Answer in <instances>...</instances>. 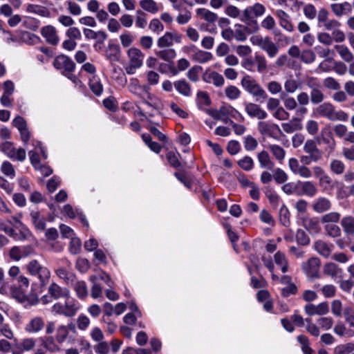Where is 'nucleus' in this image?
<instances>
[{
	"instance_id": "1",
	"label": "nucleus",
	"mask_w": 354,
	"mask_h": 354,
	"mask_svg": "<svg viewBox=\"0 0 354 354\" xmlns=\"http://www.w3.org/2000/svg\"><path fill=\"white\" fill-rule=\"evenodd\" d=\"M315 113L320 116L326 118L331 121H343L345 122L348 118V115L344 111L339 110L336 111L333 104L325 102L318 106Z\"/></svg>"
},
{
	"instance_id": "2",
	"label": "nucleus",
	"mask_w": 354,
	"mask_h": 354,
	"mask_svg": "<svg viewBox=\"0 0 354 354\" xmlns=\"http://www.w3.org/2000/svg\"><path fill=\"white\" fill-rule=\"evenodd\" d=\"M65 299L64 303L57 302L51 308L52 313L55 315H62L65 317H73L80 308L78 302L71 296Z\"/></svg>"
},
{
	"instance_id": "3",
	"label": "nucleus",
	"mask_w": 354,
	"mask_h": 354,
	"mask_svg": "<svg viewBox=\"0 0 354 354\" xmlns=\"http://www.w3.org/2000/svg\"><path fill=\"white\" fill-rule=\"evenodd\" d=\"M27 272L32 276L37 277L41 286H46L50 278V270L42 266L37 260L32 259L26 266Z\"/></svg>"
},
{
	"instance_id": "4",
	"label": "nucleus",
	"mask_w": 354,
	"mask_h": 354,
	"mask_svg": "<svg viewBox=\"0 0 354 354\" xmlns=\"http://www.w3.org/2000/svg\"><path fill=\"white\" fill-rule=\"evenodd\" d=\"M266 12V8L263 5L256 3L253 6L247 7L243 11L242 15L240 16L241 21H252L256 17H259L264 15Z\"/></svg>"
},
{
	"instance_id": "5",
	"label": "nucleus",
	"mask_w": 354,
	"mask_h": 354,
	"mask_svg": "<svg viewBox=\"0 0 354 354\" xmlns=\"http://www.w3.org/2000/svg\"><path fill=\"white\" fill-rule=\"evenodd\" d=\"M321 266L320 259L317 257H311L301 264L303 272L310 278H318Z\"/></svg>"
},
{
	"instance_id": "6",
	"label": "nucleus",
	"mask_w": 354,
	"mask_h": 354,
	"mask_svg": "<svg viewBox=\"0 0 354 354\" xmlns=\"http://www.w3.org/2000/svg\"><path fill=\"white\" fill-rule=\"evenodd\" d=\"M288 167L292 173L303 178L312 177V171L310 168L304 165H300L295 158H291L288 160Z\"/></svg>"
},
{
	"instance_id": "7",
	"label": "nucleus",
	"mask_w": 354,
	"mask_h": 354,
	"mask_svg": "<svg viewBox=\"0 0 354 354\" xmlns=\"http://www.w3.org/2000/svg\"><path fill=\"white\" fill-rule=\"evenodd\" d=\"M35 254L34 248L30 245L14 246L9 251L10 258L15 261H20L22 258L28 257Z\"/></svg>"
},
{
	"instance_id": "8",
	"label": "nucleus",
	"mask_w": 354,
	"mask_h": 354,
	"mask_svg": "<svg viewBox=\"0 0 354 354\" xmlns=\"http://www.w3.org/2000/svg\"><path fill=\"white\" fill-rule=\"evenodd\" d=\"M236 29L234 32V37L237 41H243L246 40L247 35L252 34L258 30L259 27L257 21H253L250 24V26H243L241 24L235 26Z\"/></svg>"
},
{
	"instance_id": "9",
	"label": "nucleus",
	"mask_w": 354,
	"mask_h": 354,
	"mask_svg": "<svg viewBox=\"0 0 354 354\" xmlns=\"http://www.w3.org/2000/svg\"><path fill=\"white\" fill-rule=\"evenodd\" d=\"M232 106L230 105H224L219 108V109H209L207 113L216 120H221L225 124H230V113Z\"/></svg>"
},
{
	"instance_id": "10",
	"label": "nucleus",
	"mask_w": 354,
	"mask_h": 354,
	"mask_svg": "<svg viewBox=\"0 0 354 354\" xmlns=\"http://www.w3.org/2000/svg\"><path fill=\"white\" fill-rule=\"evenodd\" d=\"M37 340L33 337H25L16 344L12 351V354H24V352H30L35 348Z\"/></svg>"
},
{
	"instance_id": "11",
	"label": "nucleus",
	"mask_w": 354,
	"mask_h": 354,
	"mask_svg": "<svg viewBox=\"0 0 354 354\" xmlns=\"http://www.w3.org/2000/svg\"><path fill=\"white\" fill-rule=\"evenodd\" d=\"M48 293L50 295V297L55 300L67 298L71 295L69 289L62 287L55 282H53L49 285L48 288Z\"/></svg>"
},
{
	"instance_id": "12",
	"label": "nucleus",
	"mask_w": 354,
	"mask_h": 354,
	"mask_svg": "<svg viewBox=\"0 0 354 354\" xmlns=\"http://www.w3.org/2000/svg\"><path fill=\"white\" fill-rule=\"evenodd\" d=\"M41 34L46 41L52 45L57 46L59 42V37L57 29L52 25H47L41 28Z\"/></svg>"
},
{
	"instance_id": "13",
	"label": "nucleus",
	"mask_w": 354,
	"mask_h": 354,
	"mask_svg": "<svg viewBox=\"0 0 354 354\" xmlns=\"http://www.w3.org/2000/svg\"><path fill=\"white\" fill-rule=\"evenodd\" d=\"M129 66H142L145 57L140 49L131 47L127 52Z\"/></svg>"
},
{
	"instance_id": "14",
	"label": "nucleus",
	"mask_w": 354,
	"mask_h": 354,
	"mask_svg": "<svg viewBox=\"0 0 354 354\" xmlns=\"http://www.w3.org/2000/svg\"><path fill=\"white\" fill-rule=\"evenodd\" d=\"M174 42L180 43L181 36L176 32H167L158 39L157 45L159 48H165L172 46Z\"/></svg>"
},
{
	"instance_id": "15",
	"label": "nucleus",
	"mask_w": 354,
	"mask_h": 354,
	"mask_svg": "<svg viewBox=\"0 0 354 354\" xmlns=\"http://www.w3.org/2000/svg\"><path fill=\"white\" fill-rule=\"evenodd\" d=\"M305 313L309 316L325 315L329 311L328 303L326 301L319 303L317 305L308 304L304 306Z\"/></svg>"
},
{
	"instance_id": "16",
	"label": "nucleus",
	"mask_w": 354,
	"mask_h": 354,
	"mask_svg": "<svg viewBox=\"0 0 354 354\" xmlns=\"http://www.w3.org/2000/svg\"><path fill=\"white\" fill-rule=\"evenodd\" d=\"M332 203L330 199L324 196H319L315 199L311 204L314 212L318 214L326 212L331 209Z\"/></svg>"
},
{
	"instance_id": "17",
	"label": "nucleus",
	"mask_w": 354,
	"mask_h": 354,
	"mask_svg": "<svg viewBox=\"0 0 354 354\" xmlns=\"http://www.w3.org/2000/svg\"><path fill=\"white\" fill-rule=\"evenodd\" d=\"M44 327V319L40 317H35L26 324L24 329L28 333L36 334L40 332Z\"/></svg>"
},
{
	"instance_id": "18",
	"label": "nucleus",
	"mask_w": 354,
	"mask_h": 354,
	"mask_svg": "<svg viewBox=\"0 0 354 354\" xmlns=\"http://www.w3.org/2000/svg\"><path fill=\"white\" fill-rule=\"evenodd\" d=\"M31 236V232L23 223H19V225H15L12 234L10 235L11 237L18 241L26 240Z\"/></svg>"
},
{
	"instance_id": "19",
	"label": "nucleus",
	"mask_w": 354,
	"mask_h": 354,
	"mask_svg": "<svg viewBox=\"0 0 354 354\" xmlns=\"http://www.w3.org/2000/svg\"><path fill=\"white\" fill-rule=\"evenodd\" d=\"M245 111L250 117L257 118L259 120H263L267 117V113L261 109L259 105L254 103L246 104Z\"/></svg>"
},
{
	"instance_id": "20",
	"label": "nucleus",
	"mask_w": 354,
	"mask_h": 354,
	"mask_svg": "<svg viewBox=\"0 0 354 354\" xmlns=\"http://www.w3.org/2000/svg\"><path fill=\"white\" fill-rule=\"evenodd\" d=\"M203 79L207 83H212L216 86H222L224 83L223 76L216 72L207 70L203 75Z\"/></svg>"
},
{
	"instance_id": "21",
	"label": "nucleus",
	"mask_w": 354,
	"mask_h": 354,
	"mask_svg": "<svg viewBox=\"0 0 354 354\" xmlns=\"http://www.w3.org/2000/svg\"><path fill=\"white\" fill-rule=\"evenodd\" d=\"M304 151L306 153L311 156H316L319 159H322L323 153L317 147L316 142L314 140H307L304 145Z\"/></svg>"
},
{
	"instance_id": "22",
	"label": "nucleus",
	"mask_w": 354,
	"mask_h": 354,
	"mask_svg": "<svg viewBox=\"0 0 354 354\" xmlns=\"http://www.w3.org/2000/svg\"><path fill=\"white\" fill-rule=\"evenodd\" d=\"M283 131L286 133H292L303 129L301 121L298 118H292L288 122L281 124Z\"/></svg>"
},
{
	"instance_id": "23",
	"label": "nucleus",
	"mask_w": 354,
	"mask_h": 354,
	"mask_svg": "<svg viewBox=\"0 0 354 354\" xmlns=\"http://www.w3.org/2000/svg\"><path fill=\"white\" fill-rule=\"evenodd\" d=\"M330 8L337 17L348 15L352 11V6L347 1L342 3H333L330 5Z\"/></svg>"
},
{
	"instance_id": "24",
	"label": "nucleus",
	"mask_w": 354,
	"mask_h": 354,
	"mask_svg": "<svg viewBox=\"0 0 354 354\" xmlns=\"http://www.w3.org/2000/svg\"><path fill=\"white\" fill-rule=\"evenodd\" d=\"M31 222L35 229L39 231H44L46 228V219L41 216L37 210H32L30 214Z\"/></svg>"
},
{
	"instance_id": "25",
	"label": "nucleus",
	"mask_w": 354,
	"mask_h": 354,
	"mask_svg": "<svg viewBox=\"0 0 354 354\" xmlns=\"http://www.w3.org/2000/svg\"><path fill=\"white\" fill-rule=\"evenodd\" d=\"M334 333L342 337L350 338L354 337V329H351L349 326L346 327L342 322H337L333 328Z\"/></svg>"
},
{
	"instance_id": "26",
	"label": "nucleus",
	"mask_w": 354,
	"mask_h": 354,
	"mask_svg": "<svg viewBox=\"0 0 354 354\" xmlns=\"http://www.w3.org/2000/svg\"><path fill=\"white\" fill-rule=\"evenodd\" d=\"M42 345L46 351L52 354L59 353L62 351V348L57 344L54 338L51 336L43 339Z\"/></svg>"
},
{
	"instance_id": "27",
	"label": "nucleus",
	"mask_w": 354,
	"mask_h": 354,
	"mask_svg": "<svg viewBox=\"0 0 354 354\" xmlns=\"http://www.w3.org/2000/svg\"><path fill=\"white\" fill-rule=\"evenodd\" d=\"M26 10L27 12L34 13L42 17H49L50 16L49 10L41 5L28 4Z\"/></svg>"
},
{
	"instance_id": "28",
	"label": "nucleus",
	"mask_w": 354,
	"mask_h": 354,
	"mask_svg": "<svg viewBox=\"0 0 354 354\" xmlns=\"http://www.w3.org/2000/svg\"><path fill=\"white\" fill-rule=\"evenodd\" d=\"M332 245H329L322 240H318L315 242V250L324 257H328L332 252Z\"/></svg>"
},
{
	"instance_id": "29",
	"label": "nucleus",
	"mask_w": 354,
	"mask_h": 354,
	"mask_svg": "<svg viewBox=\"0 0 354 354\" xmlns=\"http://www.w3.org/2000/svg\"><path fill=\"white\" fill-rule=\"evenodd\" d=\"M276 16L279 19L280 26L288 32L293 30V26L289 21L288 15L282 10H278L276 11Z\"/></svg>"
},
{
	"instance_id": "30",
	"label": "nucleus",
	"mask_w": 354,
	"mask_h": 354,
	"mask_svg": "<svg viewBox=\"0 0 354 354\" xmlns=\"http://www.w3.org/2000/svg\"><path fill=\"white\" fill-rule=\"evenodd\" d=\"M55 272L56 275L59 279L64 280L67 285L73 284L75 280V274L68 272L64 268H58Z\"/></svg>"
},
{
	"instance_id": "31",
	"label": "nucleus",
	"mask_w": 354,
	"mask_h": 354,
	"mask_svg": "<svg viewBox=\"0 0 354 354\" xmlns=\"http://www.w3.org/2000/svg\"><path fill=\"white\" fill-rule=\"evenodd\" d=\"M302 194L309 197L315 196L318 189L315 184L312 181H304L300 183Z\"/></svg>"
},
{
	"instance_id": "32",
	"label": "nucleus",
	"mask_w": 354,
	"mask_h": 354,
	"mask_svg": "<svg viewBox=\"0 0 354 354\" xmlns=\"http://www.w3.org/2000/svg\"><path fill=\"white\" fill-rule=\"evenodd\" d=\"M257 158L261 167L268 169H272L274 168V163L271 160V158L267 151H262L259 152L257 155Z\"/></svg>"
},
{
	"instance_id": "33",
	"label": "nucleus",
	"mask_w": 354,
	"mask_h": 354,
	"mask_svg": "<svg viewBox=\"0 0 354 354\" xmlns=\"http://www.w3.org/2000/svg\"><path fill=\"white\" fill-rule=\"evenodd\" d=\"M73 289L77 297L80 299H84L88 296V289L86 282L84 281H74Z\"/></svg>"
},
{
	"instance_id": "34",
	"label": "nucleus",
	"mask_w": 354,
	"mask_h": 354,
	"mask_svg": "<svg viewBox=\"0 0 354 354\" xmlns=\"http://www.w3.org/2000/svg\"><path fill=\"white\" fill-rule=\"evenodd\" d=\"M69 330L74 331L75 326L69 324L68 326L62 325L57 328L56 340L58 343H62L66 339Z\"/></svg>"
},
{
	"instance_id": "35",
	"label": "nucleus",
	"mask_w": 354,
	"mask_h": 354,
	"mask_svg": "<svg viewBox=\"0 0 354 354\" xmlns=\"http://www.w3.org/2000/svg\"><path fill=\"white\" fill-rule=\"evenodd\" d=\"M323 272L333 279L336 278L342 272V269L339 268L334 263H327L323 267Z\"/></svg>"
},
{
	"instance_id": "36",
	"label": "nucleus",
	"mask_w": 354,
	"mask_h": 354,
	"mask_svg": "<svg viewBox=\"0 0 354 354\" xmlns=\"http://www.w3.org/2000/svg\"><path fill=\"white\" fill-rule=\"evenodd\" d=\"M268 149L271 151L275 159L280 163L283 161L286 154V152L283 148L278 145H269L268 146Z\"/></svg>"
},
{
	"instance_id": "37",
	"label": "nucleus",
	"mask_w": 354,
	"mask_h": 354,
	"mask_svg": "<svg viewBox=\"0 0 354 354\" xmlns=\"http://www.w3.org/2000/svg\"><path fill=\"white\" fill-rule=\"evenodd\" d=\"M258 129L262 134L270 135L274 130L281 132L279 127L276 124H269L266 122H259L258 123Z\"/></svg>"
},
{
	"instance_id": "38",
	"label": "nucleus",
	"mask_w": 354,
	"mask_h": 354,
	"mask_svg": "<svg viewBox=\"0 0 354 354\" xmlns=\"http://www.w3.org/2000/svg\"><path fill=\"white\" fill-rule=\"evenodd\" d=\"M261 49L266 51L270 57H274L279 52V47L270 37L267 39Z\"/></svg>"
},
{
	"instance_id": "39",
	"label": "nucleus",
	"mask_w": 354,
	"mask_h": 354,
	"mask_svg": "<svg viewBox=\"0 0 354 354\" xmlns=\"http://www.w3.org/2000/svg\"><path fill=\"white\" fill-rule=\"evenodd\" d=\"M274 262L277 265L279 266L281 268V271L285 273L288 270V263L286 259V255L281 252H277L274 255Z\"/></svg>"
},
{
	"instance_id": "40",
	"label": "nucleus",
	"mask_w": 354,
	"mask_h": 354,
	"mask_svg": "<svg viewBox=\"0 0 354 354\" xmlns=\"http://www.w3.org/2000/svg\"><path fill=\"white\" fill-rule=\"evenodd\" d=\"M158 57L170 63L176 57V53L174 49L167 48L156 52Z\"/></svg>"
},
{
	"instance_id": "41",
	"label": "nucleus",
	"mask_w": 354,
	"mask_h": 354,
	"mask_svg": "<svg viewBox=\"0 0 354 354\" xmlns=\"http://www.w3.org/2000/svg\"><path fill=\"white\" fill-rule=\"evenodd\" d=\"M344 231L347 234H354V218L352 216L344 217L341 221Z\"/></svg>"
},
{
	"instance_id": "42",
	"label": "nucleus",
	"mask_w": 354,
	"mask_h": 354,
	"mask_svg": "<svg viewBox=\"0 0 354 354\" xmlns=\"http://www.w3.org/2000/svg\"><path fill=\"white\" fill-rule=\"evenodd\" d=\"M140 6L143 10L153 14L156 13L159 10L157 3L153 0H141Z\"/></svg>"
},
{
	"instance_id": "43",
	"label": "nucleus",
	"mask_w": 354,
	"mask_h": 354,
	"mask_svg": "<svg viewBox=\"0 0 354 354\" xmlns=\"http://www.w3.org/2000/svg\"><path fill=\"white\" fill-rule=\"evenodd\" d=\"M196 14L209 23H214L217 19V15L215 13L205 8H198L196 10Z\"/></svg>"
},
{
	"instance_id": "44",
	"label": "nucleus",
	"mask_w": 354,
	"mask_h": 354,
	"mask_svg": "<svg viewBox=\"0 0 354 354\" xmlns=\"http://www.w3.org/2000/svg\"><path fill=\"white\" fill-rule=\"evenodd\" d=\"M335 48L344 61L350 62L353 60V56L348 47L343 45H336Z\"/></svg>"
},
{
	"instance_id": "45",
	"label": "nucleus",
	"mask_w": 354,
	"mask_h": 354,
	"mask_svg": "<svg viewBox=\"0 0 354 354\" xmlns=\"http://www.w3.org/2000/svg\"><path fill=\"white\" fill-rule=\"evenodd\" d=\"M120 48L117 45H109L106 50V57L111 62L117 61L120 57Z\"/></svg>"
},
{
	"instance_id": "46",
	"label": "nucleus",
	"mask_w": 354,
	"mask_h": 354,
	"mask_svg": "<svg viewBox=\"0 0 354 354\" xmlns=\"http://www.w3.org/2000/svg\"><path fill=\"white\" fill-rule=\"evenodd\" d=\"M340 219V214L336 212H331L324 214L322 218L321 222L326 224H335L338 223Z\"/></svg>"
},
{
	"instance_id": "47",
	"label": "nucleus",
	"mask_w": 354,
	"mask_h": 354,
	"mask_svg": "<svg viewBox=\"0 0 354 354\" xmlns=\"http://www.w3.org/2000/svg\"><path fill=\"white\" fill-rule=\"evenodd\" d=\"M279 221L285 227H288L290 224V212L285 205L280 207Z\"/></svg>"
},
{
	"instance_id": "48",
	"label": "nucleus",
	"mask_w": 354,
	"mask_h": 354,
	"mask_svg": "<svg viewBox=\"0 0 354 354\" xmlns=\"http://www.w3.org/2000/svg\"><path fill=\"white\" fill-rule=\"evenodd\" d=\"M54 66H75V64L68 56L59 55L55 59Z\"/></svg>"
},
{
	"instance_id": "49",
	"label": "nucleus",
	"mask_w": 354,
	"mask_h": 354,
	"mask_svg": "<svg viewBox=\"0 0 354 354\" xmlns=\"http://www.w3.org/2000/svg\"><path fill=\"white\" fill-rule=\"evenodd\" d=\"M354 266H351L348 268V271L351 274V277L347 280H344L340 283V288L346 292H349L354 286Z\"/></svg>"
},
{
	"instance_id": "50",
	"label": "nucleus",
	"mask_w": 354,
	"mask_h": 354,
	"mask_svg": "<svg viewBox=\"0 0 354 354\" xmlns=\"http://www.w3.org/2000/svg\"><path fill=\"white\" fill-rule=\"evenodd\" d=\"M354 351V343L348 342L337 346L334 348L335 354H349Z\"/></svg>"
},
{
	"instance_id": "51",
	"label": "nucleus",
	"mask_w": 354,
	"mask_h": 354,
	"mask_svg": "<svg viewBox=\"0 0 354 354\" xmlns=\"http://www.w3.org/2000/svg\"><path fill=\"white\" fill-rule=\"evenodd\" d=\"M330 169L334 174L340 175L344 173L345 165L342 161L334 159L330 163Z\"/></svg>"
},
{
	"instance_id": "52",
	"label": "nucleus",
	"mask_w": 354,
	"mask_h": 354,
	"mask_svg": "<svg viewBox=\"0 0 354 354\" xmlns=\"http://www.w3.org/2000/svg\"><path fill=\"white\" fill-rule=\"evenodd\" d=\"M331 313L336 317H342L344 315V309L342 303L339 299H335L331 302Z\"/></svg>"
},
{
	"instance_id": "53",
	"label": "nucleus",
	"mask_w": 354,
	"mask_h": 354,
	"mask_svg": "<svg viewBox=\"0 0 354 354\" xmlns=\"http://www.w3.org/2000/svg\"><path fill=\"white\" fill-rule=\"evenodd\" d=\"M297 341L301 346V350L304 354H312L313 349L310 347L308 338L303 335L297 337Z\"/></svg>"
},
{
	"instance_id": "54",
	"label": "nucleus",
	"mask_w": 354,
	"mask_h": 354,
	"mask_svg": "<svg viewBox=\"0 0 354 354\" xmlns=\"http://www.w3.org/2000/svg\"><path fill=\"white\" fill-rule=\"evenodd\" d=\"M273 178L277 183L283 184L288 180V175L283 169L277 168L274 171Z\"/></svg>"
},
{
	"instance_id": "55",
	"label": "nucleus",
	"mask_w": 354,
	"mask_h": 354,
	"mask_svg": "<svg viewBox=\"0 0 354 354\" xmlns=\"http://www.w3.org/2000/svg\"><path fill=\"white\" fill-rule=\"evenodd\" d=\"M93 349L96 354H109L110 351L109 344L104 340L98 342L93 346Z\"/></svg>"
},
{
	"instance_id": "56",
	"label": "nucleus",
	"mask_w": 354,
	"mask_h": 354,
	"mask_svg": "<svg viewBox=\"0 0 354 354\" xmlns=\"http://www.w3.org/2000/svg\"><path fill=\"white\" fill-rule=\"evenodd\" d=\"M1 171L4 175L10 177V178H13L15 176V169L12 165L8 161H5L2 163Z\"/></svg>"
},
{
	"instance_id": "57",
	"label": "nucleus",
	"mask_w": 354,
	"mask_h": 354,
	"mask_svg": "<svg viewBox=\"0 0 354 354\" xmlns=\"http://www.w3.org/2000/svg\"><path fill=\"white\" fill-rule=\"evenodd\" d=\"M107 35L105 32L102 30L96 32V35L94 38V39L96 40V43L93 46L95 50H100L102 48V44H104Z\"/></svg>"
},
{
	"instance_id": "58",
	"label": "nucleus",
	"mask_w": 354,
	"mask_h": 354,
	"mask_svg": "<svg viewBox=\"0 0 354 354\" xmlns=\"http://www.w3.org/2000/svg\"><path fill=\"white\" fill-rule=\"evenodd\" d=\"M26 290L24 288H21L20 287L16 288L13 287L12 288V297L17 299L19 302H24L26 299Z\"/></svg>"
},
{
	"instance_id": "59",
	"label": "nucleus",
	"mask_w": 354,
	"mask_h": 354,
	"mask_svg": "<svg viewBox=\"0 0 354 354\" xmlns=\"http://www.w3.org/2000/svg\"><path fill=\"white\" fill-rule=\"evenodd\" d=\"M238 165L245 171H250L254 167V161L251 157L245 156L238 161Z\"/></svg>"
},
{
	"instance_id": "60",
	"label": "nucleus",
	"mask_w": 354,
	"mask_h": 354,
	"mask_svg": "<svg viewBox=\"0 0 354 354\" xmlns=\"http://www.w3.org/2000/svg\"><path fill=\"white\" fill-rule=\"evenodd\" d=\"M147 24V15L141 11L137 10L136 17V26L140 28H145Z\"/></svg>"
},
{
	"instance_id": "61",
	"label": "nucleus",
	"mask_w": 354,
	"mask_h": 354,
	"mask_svg": "<svg viewBox=\"0 0 354 354\" xmlns=\"http://www.w3.org/2000/svg\"><path fill=\"white\" fill-rule=\"evenodd\" d=\"M176 90L184 95H189L190 94V87L185 81H178L174 84Z\"/></svg>"
},
{
	"instance_id": "62",
	"label": "nucleus",
	"mask_w": 354,
	"mask_h": 354,
	"mask_svg": "<svg viewBox=\"0 0 354 354\" xmlns=\"http://www.w3.org/2000/svg\"><path fill=\"white\" fill-rule=\"evenodd\" d=\"M258 146L257 140L252 136H247L244 138V147L247 151H253Z\"/></svg>"
},
{
	"instance_id": "63",
	"label": "nucleus",
	"mask_w": 354,
	"mask_h": 354,
	"mask_svg": "<svg viewBox=\"0 0 354 354\" xmlns=\"http://www.w3.org/2000/svg\"><path fill=\"white\" fill-rule=\"evenodd\" d=\"M325 230L328 235L331 237H337L341 234V230L339 226L335 224H326Z\"/></svg>"
},
{
	"instance_id": "64",
	"label": "nucleus",
	"mask_w": 354,
	"mask_h": 354,
	"mask_svg": "<svg viewBox=\"0 0 354 354\" xmlns=\"http://www.w3.org/2000/svg\"><path fill=\"white\" fill-rule=\"evenodd\" d=\"M300 59L305 64H311L315 59V54L311 50H305L301 53Z\"/></svg>"
}]
</instances>
